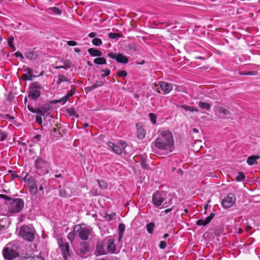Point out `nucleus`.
Returning <instances> with one entry per match:
<instances>
[{"mask_svg":"<svg viewBox=\"0 0 260 260\" xmlns=\"http://www.w3.org/2000/svg\"><path fill=\"white\" fill-rule=\"evenodd\" d=\"M155 146L159 149L167 152L172 151L174 142L172 133L167 130L158 131V137L155 141Z\"/></svg>","mask_w":260,"mask_h":260,"instance_id":"obj_1","label":"nucleus"},{"mask_svg":"<svg viewBox=\"0 0 260 260\" xmlns=\"http://www.w3.org/2000/svg\"><path fill=\"white\" fill-rule=\"evenodd\" d=\"M24 207V202L22 199L20 198L11 199L9 202L8 206V210L12 213H18L20 212Z\"/></svg>","mask_w":260,"mask_h":260,"instance_id":"obj_2","label":"nucleus"},{"mask_svg":"<svg viewBox=\"0 0 260 260\" xmlns=\"http://www.w3.org/2000/svg\"><path fill=\"white\" fill-rule=\"evenodd\" d=\"M19 235L24 240L31 242L35 238L34 230L26 225L22 226L20 229Z\"/></svg>","mask_w":260,"mask_h":260,"instance_id":"obj_3","label":"nucleus"},{"mask_svg":"<svg viewBox=\"0 0 260 260\" xmlns=\"http://www.w3.org/2000/svg\"><path fill=\"white\" fill-rule=\"evenodd\" d=\"M37 172L40 175H45L49 171L48 163L41 158H37L35 160Z\"/></svg>","mask_w":260,"mask_h":260,"instance_id":"obj_4","label":"nucleus"},{"mask_svg":"<svg viewBox=\"0 0 260 260\" xmlns=\"http://www.w3.org/2000/svg\"><path fill=\"white\" fill-rule=\"evenodd\" d=\"M3 255L5 260H12L19 256L18 252L8 244L3 250Z\"/></svg>","mask_w":260,"mask_h":260,"instance_id":"obj_5","label":"nucleus"},{"mask_svg":"<svg viewBox=\"0 0 260 260\" xmlns=\"http://www.w3.org/2000/svg\"><path fill=\"white\" fill-rule=\"evenodd\" d=\"M74 231L78 233L79 237L83 240H87L91 234V230L89 228L79 225L75 226Z\"/></svg>","mask_w":260,"mask_h":260,"instance_id":"obj_6","label":"nucleus"},{"mask_svg":"<svg viewBox=\"0 0 260 260\" xmlns=\"http://www.w3.org/2000/svg\"><path fill=\"white\" fill-rule=\"evenodd\" d=\"M41 85L37 82H33L31 84L29 91V97L33 99H38L41 94Z\"/></svg>","mask_w":260,"mask_h":260,"instance_id":"obj_7","label":"nucleus"},{"mask_svg":"<svg viewBox=\"0 0 260 260\" xmlns=\"http://www.w3.org/2000/svg\"><path fill=\"white\" fill-rule=\"evenodd\" d=\"M165 198L163 195L159 192L156 191L152 196V203L156 207H159L165 205Z\"/></svg>","mask_w":260,"mask_h":260,"instance_id":"obj_8","label":"nucleus"},{"mask_svg":"<svg viewBox=\"0 0 260 260\" xmlns=\"http://www.w3.org/2000/svg\"><path fill=\"white\" fill-rule=\"evenodd\" d=\"M236 201L234 194L230 193L227 197L223 199L222 205L224 208H229L233 206Z\"/></svg>","mask_w":260,"mask_h":260,"instance_id":"obj_9","label":"nucleus"},{"mask_svg":"<svg viewBox=\"0 0 260 260\" xmlns=\"http://www.w3.org/2000/svg\"><path fill=\"white\" fill-rule=\"evenodd\" d=\"M58 243L64 258L66 259L69 255V244L64 242L62 239L58 240Z\"/></svg>","mask_w":260,"mask_h":260,"instance_id":"obj_10","label":"nucleus"},{"mask_svg":"<svg viewBox=\"0 0 260 260\" xmlns=\"http://www.w3.org/2000/svg\"><path fill=\"white\" fill-rule=\"evenodd\" d=\"M108 56L112 59H115L118 62L126 63L128 62L127 58L121 54H116L112 52L109 53Z\"/></svg>","mask_w":260,"mask_h":260,"instance_id":"obj_11","label":"nucleus"},{"mask_svg":"<svg viewBox=\"0 0 260 260\" xmlns=\"http://www.w3.org/2000/svg\"><path fill=\"white\" fill-rule=\"evenodd\" d=\"M159 87L164 93H169L173 89V84L166 82H159Z\"/></svg>","mask_w":260,"mask_h":260,"instance_id":"obj_12","label":"nucleus"},{"mask_svg":"<svg viewBox=\"0 0 260 260\" xmlns=\"http://www.w3.org/2000/svg\"><path fill=\"white\" fill-rule=\"evenodd\" d=\"M21 260H41V258L38 256L35 255L34 252H29L25 253L22 254L21 255Z\"/></svg>","mask_w":260,"mask_h":260,"instance_id":"obj_13","label":"nucleus"},{"mask_svg":"<svg viewBox=\"0 0 260 260\" xmlns=\"http://www.w3.org/2000/svg\"><path fill=\"white\" fill-rule=\"evenodd\" d=\"M29 190L31 194L36 195L38 192V187L35 180L29 179L28 181Z\"/></svg>","mask_w":260,"mask_h":260,"instance_id":"obj_14","label":"nucleus"},{"mask_svg":"<svg viewBox=\"0 0 260 260\" xmlns=\"http://www.w3.org/2000/svg\"><path fill=\"white\" fill-rule=\"evenodd\" d=\"M95 252L98 255L107 254L106 246L102 242H99L97 244Z\"/></svg>","mask_w":260,"mask_h":260,"instance_id":"obj_15","label":"nucleus"},{"mask_svg":"<svg viewBox=\"0 0 260 260\" xmlns=\"http://www.w3.org/2000/svg\"><path fill=\"white\" fill-rule=\"evenodd\" d=\"M107 253H113L114 252L115 250V245L114 243V240L113 239H109L107 241V242L105 244Z\"/></svg>","mask_w":260,"mask_h":260,"instance_id":"obj_16","label":"nucleus"},{"mask_svg":"<svg viewBox=\"0 0 260 260\" xmlns=\"http://www.w3.org/2000/svg\"><path fill=\"white\" fill-rule=\"evenodd\" d=\"M215 214L213 213H211L209 216L206 218L205 220L204 219H199L197 221V224L198 225H202L205 226L207 224H208L211 220L214 218Z\"/></svg>","mask_w":260,"mask_h":260,"instance_id":"obj_17","label":"nucleus"},{"mask_svg":"<svg viewBox=\"0 0 260 260\" xmlns=\"http://www.w3.org/2000/svg\"><path fill=\"white\" fill-rule=\"evenodd\" d=\"M217 110L218 113V117L223 118L225 116L230 114V111L223 107H217Z\"/></svg>","mask_w":260,"mask_h":260,"instance_id":"obj_18","label":"nucleus"},{"mask_svg":"<svg viewBox=\"0 0 260 260\" xmlns=\"http://www.w3.org/2000/svg\"><path fill=\"white\" fill-rule=\"evenodd\" d=\"M137 129V138L139 139L142 140L145 137L146 132L145 130L139 124H136Z\"/></svg>","mask_w":260,"mask_h":260,"instance_id":"obj_19","label":"nucleus"},{"mask_svg":"<svg viewBox=\"0 0 260 260\" xmlns=\"http://www.w3.org/2000/svg\"><path fill=\"white\" fill-rule=\"evenodd\" d=\"M79 250L81 254H85L89 251V246L87 242H82L79 246Z\"/></svg>","mask_w":260,"mask_h":260,"instance_id":"obj_20","label":"nucleus"},{"mask_svg":"<svg viewBox=\"0 0 260 260\" xmlns=\"http://www.w3.org/2000/svg\"><path fill=\"white\" fill-rule=\"evenodd\" d=\"M107 145H108V147L109 148H111L112 149L113 151L115 153H116L118 154H120L122 153V149L119 146L114 144V143H113L112 142H109L107 144Z\"/></svg>","mask_w":260,"mask_h":260,"instance_id":"obj_21","label":"nucleus"},{"mask_svg":"<svg viewBox=\"0 0 260 260\" xmlns=\"http://www.w3.org/2000/svg\"><path fill=\"white\" fill-rule=\"evenodd\" d=\"M104 83L101 81H96L94 84L89 87H87L85 88V90L89 91L98 87L103 85Z\"/></svg>","mask_w":260,"mask_h":260,"instance_id":"obj_22","label":"nucleus"},{"mask_svg":"<svg viewBox=\"0 0 260 260\" xmlns=\"http://www.w3.org/2000/svg\"><path fill=\"white\" fill-rule=\"evenodd\" d=\"M88 53L92 56H98L100 57L102 56V53L99 50L95 49L94 48H89L88 50Z\"/></svg>","mask_w":260,"mask_h":260,"instance_id":"obj_23","label":"nucleus"},{"mask_svg":"<svg viewBox=\"0 0 260 260\" xmlns=\"http://www.w3.org/2000/svg\"><path fill=\"white\" fill-rule=\"evenodd\" d=\"M49 108L46 106L42 107L41 108L36 109L35 113H37L41 116H44L45 114L48 111Z\"/></svg>","mask_w":260,"mask_h":260,"instance_id":"obj_24","label":"nucleus"},{"mask_svg":"<svg viewBox=\"0 0 260 260\" xmlns=\"http://www.w3.org/2000/svg\"><path fill=\"white\" fill-rule=\"evenodd\" d=\"M259 158V156L253 155L248 157L247 162L249 165H253L256 160Z\"/></svg>","mask_w":260,"mask_h":260,"instance_id":"obj_25","label":"nucleus"},{"mask_svg":"<svg viewBox=\"0 0 260 260\" xmlns=\"http://www.w3.org/2000/svg\"><path fill=\"white\" fill-rule=\"evenodd\" d=\"M71 67V63L69 61H65L64 62L63 65L62 66H56L54 67V69H64L66 70H68V69H70Z\"/></svg>","mask_w":260,"mask_h":260,"instance_id":"obj_26","label":"nucleus"},{"mask_svg":"<svg viewBox=\"0 0 260 260\" xmlns=\"http://www.w3.org/2000/svg\"><path fill=\"white\" fill-rule=\"evenodd\" d=\"M180 108H183V109H184L186 111H190V112H198V109L197 108H196L194 107H192V106L182 105L180 106Z\"/></svg>","mask_w":260,"mask_h":260,"instance_id":"obj_27","label":"nucleus"},{"mask_svg":"<svg viewBox=\"0 0 260 260\" xmlns=\"http://www.w3.org/2000/svg\"><path fill=\"white\" fill-rule=\"evenodd\" d=\"M93 61L97 64H105L107 63L105 58L100 57L94 59Z\"/></svg>","mask_w":260,"mask_h":260,"instance_id":"obj_28","label":"nucleus"},{"mask_svg":"<svg viewBox=\"0 0 260 260\" xmlns=\"http://www.w3.org/2000/svg\"><path fill=\"white\" fill-rule=\"evenodd\" d=\"M155 227V224L154 222H150L146 225V229L149 234H152L153 232L154 228Z\"/></svg>","mask_w":260,"mask_h":260,"instance_id":"obj_29","label":"nucleus"},{"mask_svg":"<svg viewBox=\"0 0 260 260\" xmlns=\"http://www.w3.org/2000/svg\"><path fill=\"white\" fill-rule=\"evenodd\" d=\"M198 105L201 109L206 110H209L211 107V106L209 104L203 102H199Z\"/></svg>","mask_w":260,"mask_h":260,"instance_id":"obj_30","label":"nucleus"},{"mask_svg":"<svg viewBox=\"0 0 260 260\" xmlns=\"http://www.w3.org/2000/svg\"><path fill=\"white\" fill-rule=\"evenodd\" d=\"M118 230H119V239H120L122 238L123 233L125 230L124 224L123 223H120L118 226Z\"/></svg>","mask_w":260,"mask_h":260,"instance_id":"obj_31","label":"nucleus"},{"mask_svg":"<svg viewBox=\"0 0 260 260\" xmlns=\"http://www.w3.org/2000/svg\"><path fill=\"white\" fill-rule=\"evenodd\" d=\"M63 82H69V80L63 75H59L57 81L58 84H60Z\"/></svg>","mask_w":260,"mask_h":260,"instance_id":"obj_32","label":"nucleus"},{"mask_svg":"<svg viewBox=\"0 0 260 260\" xmlns=\"http://www.w3.org/2000/svg\"><path fill=\"white\" fill-rule=\"evenodd\" d=\"M67 113L70 115L72 116H75L76 117H78L79 115L75 111V110L73 108H69L67 110Z\"/></svg>","mask_w":260,"mask_h":260,"instance_id":"obj_33","label":"nucleus"},{"mask_svg":"<svg viewBox=\"0 0 260 260\" xmlns=\"http://www.w3.org/2000/svg\"><path fill=\"white\" fill-rule=\"evenodd\" d=\"M14 40V38L13 37H10L8 38V43L9 46L12 49H15V47L13 45V42Z\"/></svg>","mask_w":260,"mask_h":260,"instance_id":"obj_34","label":"nucleus"},{"mask_svg":"<svg viewBox=\"0 0 260 260\" xmlns=\"http://www.w3.org/2000/svg\"><path fill=\"white\" fill-rule=\"evenodd\" d=\"M92 43L94 46H98L102 44V41L100 39L94 38L92 40Z\"/></svg>","mask_w":260,"mask_h":260,"instance_id":"obj_35","label":"nucleus"},{"mask_svg":"<svg viewBox=\"0 0 260 260\" xmlns=\"http://www.w3.org/2000/svg\"><path fill=\"white\" fill-rule=\"evenodd\" d=\"M59 194L61 197L66 198L70 196V194L68 191L64 189L59 190Z\"/></svg>","mask_w":260,"mask_h":260,"instance_id":"obj_36","label":"nucleus"},{"mask_svg":"<svg viewBox=\"0 0 260 260\" xmlns=\"http://www.w3.org/2000/svg\"><path fill=\"white\" fill-rule=\"evenodd\" d=\"M50 11L51 12L55 13L57 15H60L61 14V11L57 7H52L50 8Z\"/></svg>","mask_w":260,"mask_h":260,"instance_id":"obj_37","label":"nucleus"},{"mask_svg":"<svg viewBox=\"0 0 260 260\" xmlns=\"http://www.w3.org/2000/svg\"><path fill=\"white\" fill-rule=\"evenodd\" d=\"M100 187L102 189H105L107 187V184L102 180H98Z\"/></svg>","mask_w":260,"mask_h":260,"instance_id":"obj_38","label":"nucleus"},{"mask_svg":"<svg viewBox=\"0 0 260 260\" xmlns=\"http://www.w3.org/2000/svg\"><path fill=\"white\" fill-rule=\"evenodd\" d=\"M245 175L243 174V173L240 172L238 173V176H236V179L237 181H242L245 178Z\"/></svg>","mask_w":260,"mask_h":260,"instance_id":"obj_39","label":"nucleus"},{"mask_svg":"<svg viewBox=\"0 0 260 260\" xmlns=\"http://www.w3.org/2000/svg\"><path fill=\"white\" fill-rule=\"evenodd\" d=\"M120 35L118 33L110 32L108 34V37L111 39H115L117 38H119Z\"/></svg>","mask_w":260,"mask_h":260,"instance_id":"obj_40","label":"nucleus"},{"mask_svg":"<svg viewBox=\"0 0 260 260\" xmlns=\"http://www.w3.org/2000/svg\"><path fill=\"white\" fill-rule=\"evenodd\" d=\"M149 117L150 118V121L153 124H155L156 122V115L153 113H149Z\"/></svg>","mask_w":260,"mask_h":260,"instance_id":"obj_41","label":"nucleus"},{"mask_svg":"<svg viewBox=\"0 0 260 260\" xmlns=\"http://www.w3.org/2000/svg\"><path fill=\"white\" fill-rule=\"evenodd\" d=\"M7 137V134L4 132H2V131L0 129V141H4L6 139Z\"/></svg>","mask_w":260,"mask_h":260,"instance_id":"obj_42","label":"nucleus"},{"mask_svg":"<svg viewBox=\"0 0 260 260\" xmlns=\"http://www.w3.org/2000/svg\"><path fill=\"white\" fill-rule=\"evenodd\" d=\"M42 138V136L40 135H37L34 136V142L35 143H38L41 141V139Z\"/></svg>","mask_w":260,"mask_h":260,"instance_id":"obj_43","label":"nucleus"},{"mask_svg":"<svg viewBox=\"0 0 260 260\" xmlns=\"http://www.w3.org/2000/svg\"><path fill=\"white\" fill-rule=\"evenodd\" d=\"M102 72H104V73L102 74L101 75V77H105L108 76L110 74V71L109 69H106V70H102Z\"/></svg>","mask_w":260,"mask_h":260,"instance_id":"obj_44","label":"nucleus"},{"mask_svg":"<svg viewBox=\"0 0 260 260\" xmlns=\"http://www.w3.org/2000/svg\"><path fill=\"white\" fill-rule=\"evenodd\" d=\"M115 216L116 214L113 213L111 214L107 215L106 217L107 220L110 221L113 220L115 218Z\"/></svg>","mask_w":260,"mask_h":260,"instance_id":"obj_45","label":"nucleus"},{"mask_svg":"<svg viewBox=\"0 0 260 260\" xmlns=\"http://www.w3.org/2000/svg\"><path fill=\"white\" fill-rule=\"evenodd\" d=\"M25 71L27 73V74L30 77H33V71L31 69L29 68H27L26 70H25Z\"/></svg>","mask_w":260,"mask_h":260,"instance_id":"obj_46","label":"nucleus"},{"mask_svg":"<svg viewBox=\"0 0 260 260\" xmlns=\"http://www.w3.org/2000/svg\"><path fill=\"white\" fill-rule=\"evenodd\" d=\"M159 246L160 249H164L167 247V243L165 241H161L160 242Z\"/></svg>","mask_w":260,"mask_h":260,"instance_id":"obj_47","label":"nucleus"},{"mask_svg":"<svg viewBox=\"0 0 260 260\" xmlns=\"http://www.w3.org/2000/svg\"><path fill=\"white\" fill-rule=\"evenodd\" d=\"M22 78L23 80H25V81L32 80L31 78L27 74H24L22 75Z\"/></svg>","mask_w":260,"mask_h":260,"instance_id":"obj_48","label":"nucleus"},{"mask_svg":"<svg viewBox=\"0 0 260 260\" xmlns=\"http://www.w3.org/2000/svg\"><path fill=\"white\" fill-rule=\"evenodd\" d=\"M118 75H119L120 77H125L127 75L126 72L125 71H121L117 73Z\"/></svg>","mask_w":260,"mask_h":260,"instance_id":"obj_49","label":"nucleus"},{"mask_svg":"<svg viewBox=\"0 0 260 260\" xmlns=\"http://www.w3.org/2000/svg\"><path fill=\"white\" fill-rule=\"evenodd\" d=\"M68 101V99H67L66 97H65L64 96L62 98H61V99H60L58 101V103H62V104L63 105L67 101Z\"/></svg>","mask_w":260,"mask_h":260,"instance_id":"obj_50","label":"nucleus"},{"mask_svg":"<svg viewBox=\"0 0 260 260\" xmlns=\"http://www.w3.org/2000/svg\"><path fill=\"white\" fill-rule=\"evenodd\" d=\"M67 44L69 46H75L77 45V44L76 42L73 41H68Z\"/></svg>","mask_w":260,"mask_h":260,"instance_id":"obj_51","label":"nucleus"},{"mask_svg":"<svg viewBox=\"0 0 260 260\" xmlns=\"http://www.w3.org/2000/svg\"><path fill=\"white\" fill-rule=\"evenodd\" d=\"M36 121L40 124H42V117L40 116H37L36 117Z\"/></svg>","mask_w":260,"mask_h":260,"instance_id":"obj_52","label":"nucleus"},{"mask_svg":"<svg viewBox=\"0 0 260 260\" xmlns=\"http://www.w3.org/2000/svg\"><path fill=\"white\" fill-rule=\"evenodd\" d=\"M0 198L4 199L5 200H6L9 202V201L11 200V198L7 196L5 194H0Z\"/></svg>","mask_w":260,"mask_h":260,"instance_id":"obj_53","label":"nucleus"},{"mask_svg":"<svg viewBox=\"0 0 260 260\" xmlns=\"http://www.w3.org/2000/svg\"><path fill=\"white\" fill-rule=\"evenodd\" d=\"M5 118L8 119L10 121H12L14 119V117L13 116H11L9 114H7L5 116Z\"/></svg>","mask_w":260,"mask_h":260,"instance_id":"obj_54","label":"nucleus"},{"mask_svg":"<svg viewBox=\"0 0 260 260\" xmlns=\"http://www.w3.org/2000/svg\"><path fill=\"white\" fill-rule=\"evenodd\" d=\"M15 55L17 57H20L21 58L23 59L24 58L23 55L22 53H21L19 51H17L15 53Z\"/></svg>","mask_w":260,"mask_h":260,"instance_id":"obj_55","label":"nucleus"},{"mask_svg":"<svg viewBox=\"0 0 260 260\" xmlns=\"http://www.w3.org/2000/svg\"><path fill=\"white\" fill-rule=\"evenodd\" d=\"M96 36H97V34L96 32H90V33H89L88 34V37L89 38H94Z\"/></svg>","mask_w":260,"mask_h":260,"instance_id":"obj_56","label":"nucleus"},{"mask_svg":"<svg viewBox=\"0 0 260 260\" xmlns=\"http://www.w3.org/2000/svg\"><path fill=\"white\" fill-rule=\"evenodd\" d=\"M45 185V182L42 183L40 184L39 187V190L43 191L44 189V186Z\"/></svg>","mask_w":260,"mask_h":260,"instance_id":"obj_57","label":"nucleus"},{"mask_svg":"<svg viewBox=\"0 0 260 260\" xmlns=\"http://www.w3.org/2000/svg\"><path fill=\"white\" fill-rule=\"evenodd\" d=\"M27 108L29 110V111L35 113L36 110L34 109L33 107L30 105H28Z\"/></svg>","mask_w":260,"mask_h":260,"instance_id":"obj_58","label":"nucleus"},{"mask_svg":"<svg viewBox=\"0 0 260 260\" xmlns=\"http://www.w3.org/2000/svg\"><path fill=\"white\" fill-rule=\"evenodd\" d=\"M242 74L244 75H253L254 74V72H247L245 73H243Z\"/></svg>","mask_w":260,"mask_h":260,"instance_id":"obj_59","label":"nucleus"},{"mask_svg":"<svg viewBox=\"0 0 260 260\" xmlns=\"http://www.w3.org/2000/svg\"><path fill=\"white\" fill-rule=\"evenodd\" d=\"M75 92V89L74 88L71 89L70 92H69V94H70L71 96H72Z\"/></svg>","mask_w":260,"mask_h":260,"instance_id":"obj_60","label":"nucleus"},{"mask_svg":"<svg viewBox=\"0 0 260 260\" xmlns=\"http://www.w3.org/2000/svg\"><path fill=\"white\" fill-rule=\"evenodd\" d=\"M68 238L70 239V241H72V239L73 238L74 234L70 233L68 235Z\"/></svg>","mask_w":260,"mask_h":260,"instance_id":"obj_61","label":"nucleus"},{"mask_svg":"<svg viewBox=\"0 0 260 260\" xmlns=\"http://www.w3.org/2000/svg\"><path fill=\"white\" fill-rule=\"evenodd\" d=\"M119 143L120 144V145L123 147H125L126 146V143L124 142V141H120L119 142Z\"/></svg>","mask_w":260,"mask_h":260,"instance_id":"obj_62","label":"nucleus"},{"mask_svg":"<svg viewBox=\"0 0 260 260\" xmlns=\"http://www.w3.org/2000/svg\"><path fill=\"white\" fill-rule=\"evenodd\" d=\"M171 211H172V209L171 208L167 209H166L164 211V212H165V214H168L169 212H171Z\"/></svg>","mask_w":260,"mask_h":260,"instance_id":"obj_63","label":"nucleus"},{"mask_svg":"<svg viewBox=\"0 0 260 260\" xmlns=\"http://www.w3.org/2000/svg\"><path fill=\"white\" fill-rule=\"evenodd\" d=\"M158 84H155V87L156 88L155 89V90H156L158 93H160V91L158 89Z\"/></svg>","mask_w":260,"mask_h":260,"instance_id":"obj_64","label":"nucleus"}]
</instances>
